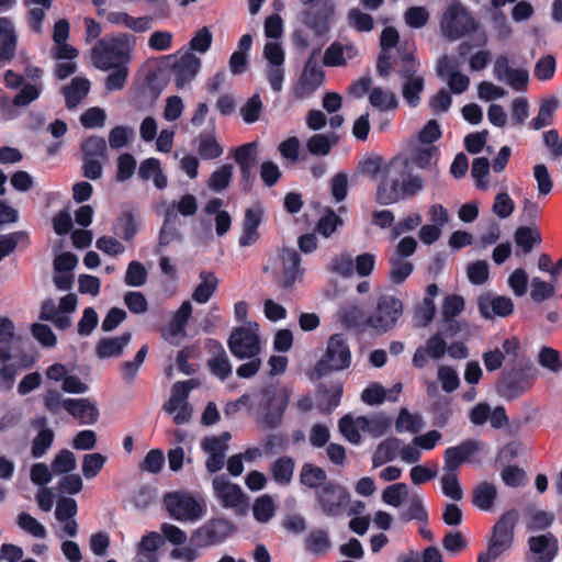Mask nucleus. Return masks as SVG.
Returning <instances> with one entry per match:
<instances>
[{
    "mask_svg": "<svg viewBox=\"0 0 562 562\" xmlns=\"http://www.w3.org/2000/svg\"><path fill=\"white\" fill-rule=\"evenodd\" d=\"M233 166L223 165L214 170L207 181V186L213 192H222L228 188L233 178Z\"/></svg>",
    "mask_w": 562,
    "mask_h": 562,
    "instance_id": "5fc2aeb1",
    "label": "nucleus"
},
{
    "mask_svg": "<svg viewBox=\"0 0 562 562\" xmlns=\"http://www.w3.org/2000/svg\"><path fill=\"white\" fill-rule=\"evenodd\" d=\"M493 74L498 81L505 82L515 90H524L528 82V72L512 68L506 56L496 58Z\"/></svg>",
    "mask_w": 562,
    "mask_h": 562,
    "instance_id": "4be33fe9",
    "label": "nucleus"
},
{
    "mask_svg": "<svg viewBox=\"0 0 562 562\" xmlns=\"http://www.w3.org/2000/svg\"><path fill=\"white\" fill-rule=\"evenodd\" d=\"M524 370L504 371L498 382V392L506 398H515L522 394L529 385Z\"/></svg>",
    "mask_w": 562,
    "mask_h": 562,
    "instance_id": "bb28decb",
    "label": "nucleus"
},
{
    "mask_svg": "<svg viewBox=\"0 0 562 562\" xmlns=\"http://www.w3.org/2000/svg\"><path fill=\"white\" fill-rule=\"evenodd\" d=\"M418 69L419 63L412 54H405L401 58L397 72L402 78V97L411 108L419 105L425 89V77Z\"/></svg>",
    "mask_w": 562,
    "mask_h": 562,
    "instance_id": "423d86ee",
    "label": "nucleus"
},
{
    "mask_svg": "<svg viewBox=\"0 0 562 562\" xmlns=\"http://www.w3.org/2000/svg\"><path fill=\"white\" fill-rule=\"evenodd\" d=\"M63 407L81 425H93L99 417L97 406L88 398H66Z\"/></svg>",
    "mask_w": 562,
    "mask_h": 562,
    "instance_id": "cd10ccee",
    "label": "nucleus"
},
{
    "mask_svg": "<svg viewBox=\"0 0 562 562\" xmlns=\"http://www.w3.org/2000/svg\"><path fill=\"white\" fill-rule=\"evenodd\" d=\"M257 148V142H250L235 149L234 158L239 166L244 178H248L251 173V169L256 160Z\"/></svg>",
    "mask_w": 562,
    "mask_h": 562,
    "instance_id": "79ce46f5",
    "label": "nucleus"
},
{
    "mask_svg": "<svg viewBox=\"0 0 562 562\" xmlns=\"http://www.w3.org/2000/svg\"><path fill=\"white\" fill-rule=\"evenodd\" d=\"M294 469V460L291 457L282 456L271 463L270 473L278 485L288 486L292 482Z\"/></svg>",
    "mask_w": 562,
    "mask_h": 562,
    "instance_id": "c9c22d12",
    "label": "nucleus"
},
{
    "mask_svg": "<svg viewBox=\"0 0 562 562\" xmlns=\"http://www.w3.org/2000/svg\"><path fill=\"white\" fill-rule=\"evenodd\" d=\"M281 262L282 270L279 284L283 289H291L304 274V269L300 266V255L295 249L284 248L281 252Z\"/></svg>",
    "mask_w": 562,
    "mask_h": 562,
    "instance_id": "5701e85b",
    "label": "nucleus"
},
{
    "mask_svg": "<svg viewBox=\"0 0 562 562\" xmlns=\"http://www.w3.org/2000/svg\"><path fill=\"white\" fill-rule=\"evenodd\" d=\"M327 480L326 472L313 463H304L300 471V483L315 492L321 488Z\"/></svg>",
    "mask_w": 562,
    "mask_h": 562,
    "instance_id": "a19ab883",
    "label": "nucleus"
},
{
    "mask_svg": "<svg viewBox=\"0 0 562 562\" xmlns=\"http://www.w3.org/2000/svg\"><path fill=\"white\" fill-rule=\"evenodd\" d=\"M438 77L446 79L450 91L454 94H461L468 90L470 78L457 70V66L448 56H442L437 63Z\"/></svg>",
    "mask_w": 562,
    "mask_h": 562,
    "instance_id": "412c9836",
    "label": "nucleus"
},
{
    "mask_svg": "<svg viewBox=\"0 0 562 562\" xmlns=\"http://www.w3.org/2000/svg\"><path fill=\"white\" fill-rule=\"evenodd\" d=\"M479 450L480 442L475 440H465L458 446L447 448L443 453V471L457 473L459 467Z\"/></svg>",
    "mask_w": 562,
    "mask_h": 562,
    "instance_id": "a878e982",
    "label": "nucleus"
},
{
    "mask_svg": "<svg viewBox=\"0 0 562 562\" xmlns=\"http://www.w3.org/2000/svg\"><path fill=\"white\" fill-rule=\"evenodd\" d=\"M213 488L221 504L226 508L241 509L245 507V494L241 488L228 481L225 475H217L213 480Z\"/></svg>",
    "mask_w": 562,
    "mask_h": 562,
    "instance_id": "aec40b11",
    "label": "nucleus"
},
{
    "mask_svg": "<svg viewBox=\"0 0 562 562\" xmlns=\"http://www.w3.org/2000/svg\"><path fill=\"white\" fill-rule=\"evenodd\" d=\"M169 515L179 521H195L206 513V504L202 496L188 492H172L164 497Z\"/></svg>",
    "mask_w": 562,
    "mask_h": 562,
    "instance_id": "39448f33",
    "label": "nucleus"
},
{
    "mask_svg": "<svg viewBox=\"0 0 562 562\" xmlns=\"http://www.w3.org/2000/svg\"><path fill=\"white\" fill-rule=\"evenodd\" d=\"M337 143L338 137L335 133L314 134L306 140V148L311 155L324 157L330 153Z\"/></svg>",
    "mask_w": 562,
    "mask_h": 562,
    "instance_id": "ea45409f",
    "label": "nucleus"
},
{
    "mask_svg": "<svg viewBox=\"0 0 562 562\" xmlns=\"http://www.w3.org/2000/svg\"><path fill=\"white\" fill-rule=\"evenodd\" d=\"M233 531L232 524L222 518L211 519L200 527L192 536L198 547H210L224 541Z\"/></svg>",
    "mask_w": 562,
    "mask_h": 562,
    "instance_id": "f3484780",
    "label": "nucleus"
},
{
    "mask_svg": "<svg viewBox=\"0 0 562 562\" xmlns=\"http://www.w3.org/2000/svg\"><path fill=\"white\" fill-rule=\"evenodd\" d=\"M16 525L22 531L35 539H45L47 536L45 526L26 512L18 514Z\"/></svg>",
    "mask_w": 562,
    "mask_h": 562,
    "instance_id": "09e8293b",
    "label": "nucleus"
},
{
    "mask_svg": "<svg viewBox=\"0 0 562 562\" xmlns=\"http://www.w3.org/2000/svg\"><path fill=\"white\" fill-rule=\"evenodd\" d=\"M134 46L135 38L126 33L104 36L91 49L92 64L103 71L127 66L132 59Z\"/></svg>",
    "mask_w": 562,
    "mask_h": 562,
    "instance_id": "f03ea898",
    "label": "nucleus"
},
{
    "mask_svg": "<svg viewBox=\"0 0 562 562\" xmlns=\"http://www.w3.org/2000/svg\"><path fill=\"white\" fill-rule=\"evenodd\" d=\"M276 513V505L268 494L258 497L252 505V514L257 521L268 522Z\"/></svg>",
    "mask_w": 562,
    "mask_h": 562,
    "instance_id": "6e6d98bb",
    "label": "nucleus"
},
{
    "mask_svg": "<svg viewBox=\"0 0 562 562\" xmlns=\"http://www.w3.org/2000/svg\"><path fill=\"white\" fill-rule=\"evenodd\" d=\"M362 172L371 179H378L387 177L389 162L380 156H372L363 160L361 165Z\"/></svg>",
    "mask_w": 562,
    "mask_h": 562,
    "instance_id": "13d9d810",
    "label": "nucleus"
},
{
    "mask_svg": "<svg viewBox=\"0 0 562 562\" xmlns=\"http://www.w3.org/2000/svg\"><path fill=\"white\" fill-rule=\"evenodd\" d=\"M132 340V334L125 331L120 336L101 338L95 346V355L100 359L117 358Z\"/></svg>",
    "mask_w": 562,
    "mask_h": 562,
    "instance_id": "7c9ffc66",
    "label": "nucleus"
},
{
    "mask_svg": "<svg viewBox=\"0 0 562 562\" xmlns=\"http://www.w3.org/2000/svg\"><path fill=\"white\" fill-rule=\"evenodd\" d=\"M18 34L14 23L7 16H0V69L15 56Z\"/></svg>",
    "mask_w": 562,
    "mask_h": 562,
    "instance_id": "b1692460",
    "label": "nucleus"
},
{
    "mask_svg": "<svg viewBox=\"0 0 562 562\" xmlns=\"http://www.w3.org/2000/svg\"><path fill=\"white\" fill-rule=\"evenodd\" d=\"M291 390L285 386L265 387L255 405L256 422L262 429H276L281 426L290 402Z\"/></svg>",
    "mask_w": 562,
    "mask_h": 562,
    "instance_id": "7ed1b4c3",
    "label": "nucleus"
},
{
    "mask_svg": "<svg viewBox=\"0 0 562 562\" xmlns=\"http://www.w3.org/2000/svg\"><path fill=\"white\" fill-rule=\"evenodd\" d=\"M403 302L391 294L379 296L375 307L366 317L368 331L382 335L392 330L403 315Z\"/></svg>",
    "mask_w": 562,
    "mask_h": 562,
    "instance_id": "20e7f679",
    "label": "nucleus"
},
{
    "mask_svg": "<svg viewBox=\"0 0 562 562\" xmlns=\"http://www.w3.org/2000/svg\"><path fill=\"white\" fill-rule=\"evenodd\" d=\"M442 494L454 502L461 501L463 491L457 473L445 472L440 480Z\"/></svg>",
    "mask_w": 562,
    "mask_h": 562,
    "instance_id": "e2e57ef3",
    "label": "nucleus"
},
{
    "mask_svg": "<svg viewBox=\"0 0 562 562\" xmlns=\"http://www.w3.org/2000/svg\"><path fill=\"white\" fill-rule=\"evenodd\" d=\"M555 284L557 282H553L552 280L547 282L538 277L532 278L530 291L531 300L536 303H541L552 297L555 293Z\"/></svg>",
    "mask_w": 562,
    "mask_h": 562,
    "instance_id": "052dcab7",
    "label": "nucleus"
},
{
    "mask_svg": "<svg viewBox=\"0 0 562 562\" xmlns=\"http://www.w3.org/2000/svg\"><path fill=\"white\" fill-rule=\"evenodd\" d=\"M559 105L555 97L544 99L539 108L538 114L530 122V127L539 131L553 122V115Z\"/></svg>",
    "mask_w": 562,
    "mask_h": 562,
    "instance_id": "49530a36",
    "label": "nucleus"
},
{
    "mask_svg": "<svg viewBox=\"0 0 562 562\" xmlns=\"http://www.w3.org/2000/svg\"><path fill=\"white\" fill-rule=\"evenodd\" d=\"M518 519V512L516 509H510L504 513L496 521L487 546V550H490L492 555L501 557L512 548L514 530Z\"/></svg>",
    "mask_w": 562,
    "mask_h": 562,
    "instance_id": "f8f14e48",
    "label": "nucleus"
},
{
    "mask_svg": "<svg viewBox=\"0 0 562 562\" xmlns=\"http://www.w3.org/2000/svg\"><path fill=\"white\" fill-rule=\"evenodd\" d=\"M224 149L216 139L214 133H201L198 137V153L204 160L216 159L222 156Z\"/></svg>",
    "mask_w": 562,
    "mask_h": 562,
    "instance_id": "c03bdc74",
    "label": "nucleus"
},
{
    "mask_svg": "<svg viewBox=\"0 0 562 562\" xmlns=\"http://www.w3.org/2000/svg\"><path fill=\"white\" fill-rule=\"evenodd\" d=\"M401 445L402 440L398 438L383 440L373 453V467L378 468L396 459L400 453Z\"/></svg>",
    "mask_w": 562,
    "mask_h": 562,
    "instance_id": "58836bf2",
    "label": "nucleus"
},
{
    "mask_svg": "<svg viewBox=\"0 0 562 562\" xmlns=\"http://www.w3.org/2000/svg\"><path fill=\"white\" fill-rule=\"evenodd\" d=\"M480 314L484 318L494 316L506 317L514 311V303L510 297L493 295L491 293L481 295L477 301Z\"/></svg>",
    "mask_w": 562,
    "mask_h": 562,
    "instance_id": "393cba45",
    "label": "nucleus"
},
{
    "mask_svg": "<svg viewBox=\"0 0 562 562\" xmlns=\"http://www.w3.org/2000/svg\"><path fill=\"white\" fill-rule=\"evenodd\" d=\"M42 83H26L20 92L11 98L7 94L0 95V111L4 120H13L19 115L16 108L27 106L37 100L42 92Z\"/></svg>",
    "mask_w": 562,
    "mask_h": 562,
    "instance_id": "2eb2a0df",
    "label": "nucleus"
},
{
    "mask_svg": "<svg viewBox=\"0 0 562 562\" xmlns=\"http://www.w3.org/2000/svg\"><path fill=\"white\" fill-rule=\"evenodd\" d=\"M366 317L359 305L355 303H345L338 311V319L348 328H356L368 331Z\"/></svg>",
    "mask_w": 562,
    "mask_h": 562,
    "instance_id": "e433bc0d",
    "label": "nucleus"
},
{
    "mask_svg": "<svg viewBox=\"0 0 562 562\" xmlns=\"http://www.w3.org/2000/svg\"><path fill=\"white\" fill-rule=\"evenodd\" d=\"M497 496L496 486L488 482L480 483L473 491V505L482 510H490Z\"/></svg>",
    "mask_w": 562,
    "mask_h": 562,
    "instance_id": "a18cd8bd",
    "label": "nucleus"
},
{
    "mask_svg": "<svg viewBox=\"0 0 562 562\" xmlns=\"http://www.w3.org/2000/svg\"><path fill=\"white\" fill-rule=\"evenodd\" d=\"M529 554L526 562H552L558 553V539L551 533L528 539Z\"/></svg>",
    "mask_w": 562,
    "mask_h": 562,
    "instance_id": "6ab92c4d",
    "label": "nucleus"
},
{
    "mask_svg": "<svg viewBox=\"0 0 562 562\" xmlns=\"http://www.w3.org/2000/svg\"><path fill=\"white\" fill-rule=\"evenodd\" d=\"M423 428V419L418 414H412L408 409L402 408L395 422L397 432L417 434Z\"/></svg>",
    "mask_w": 562,
    "mask_h": 562,
    "instance_id": "603ef678",
    "label": "nucleus"
},
{
    "mask_svg": "<svg viewBox=\"0 0 562 562\" xmlns=\"http://www.w3.org/2000/svg\"><path fill=\"white\" fill-rule=\"evenodd\" d=\"M213 375L224 381L232 374V364L222 345H218V353L207 361Z\"/></svg>",
    "mask_w": 562,
    "mask_h": 562,
    "instance_id": "3c124183",
    "label": "nucleus"
},
{
    "mask_svg": "<svg viewBox=\"0 0 562 562\" xmlns=\"http://www.w3.org/2000/svg\"><path fill=\"white\" fill-rule=\"evenodd\" d=\"M350 363L351 353L346 337L335 334L329 337L326 351L315 366V373L322 378L331 371L347 369Z\"/></svg>",
    "mask_w": 562,
    "mask_h": 562,
    "instance_id": "0eeeda50",
    "label": "nucleus"
},
{
    "mask_svg": "<svg viewBox=\"0 0 562 562\" xmlns=\"http://www.w3.org/2000/svg\"><path fill=\"white\" fill-rule=\"evenodd\" d=\"M164 543V537L158 532L144 536L137 546L135 562H157V551Z\"/></svg>",
    "mask_w": 562,
    "mask_h": 562,
    "instance_id": "473e14b6",
    "label": "nucleus"
},
{
    "mask_svg": "<svg viewBox=\"0 0 562 562\" xmlns=\"http://www.w3.org/2000/svg\"><path fill=\"white\" fill-rule=\"evenodd\" d=\"M464 307L465 301L459 294H449L442 300L439 326L441 327V333L447 337L456 336L465 326V322L458 319Z\"/></svg>",
    "mask_w": 562,
    "mask_h": 562,
    "instance_id": "ddd939ff",
    "label": "nucleus"
},
{
    "mask_svg": "<svg viewBox=\"0 0 562 562\" xmlns=\"http://www.w3.org/2000/svg\"><path fill=\"white\" fill-rule=\"evenodd\" d=\"M263 211L260 205L249 207L245 212L243 220V233L239 237V245L247 247L254 245L258 237V227L262 221Z\"/></svg>",
    "mask_w": 562,
    "mask_h": 562,
    "instance_id": "c85d7f7f",
    "label": "nucleus"
},
{
    "mask_svg": "<svg viewBox=\"0 0 562 562\" xmlns=\"http://www.w3.org/2000/svg\"><path fill=\"white\" fill-rule=\"evenodd\" d=\"M358 48L351 44L331 43L325 50L323 63L328 67H339L358 56Z\"/></svg>",
    "mask_w": 562,
    "mask_h": 562,
    "instance_id": "c756f323",
    "label": "nucleus"
},
{
    "mask_svg": "<svg viewBox=\"0 0 562 562\" xmlns=\"http://www.w3.org/2000/svg\"><path fill=\"white\" fill-rule=\"evenodd\" d=\"M447 337L443 333H441V327L439 326L438 333L431 335L425 345L419 346L414 356H413V364L418 369H423L427 361L430 360H440L447 352V342L445 340Z\"/></svg>",
    "mask_w": 562,
    "mask_h": 562,
    "instance_id": "a211bd4d",
    "label": "nucleus"
},
{
    "mask_svg": "<svg viewBox=\"0 0 562 562\" xmlns=\"http://www.w3.org/2000/svg\"><path fill=\"white\" fill-rule=\"evenodd\" d=\"M36 424L38 426H42L43 428L38 431V434L36 435V437L33 440L32 456L34 458H41L50 448L55 436H54V431L52 429L45 427V425H46L45 417L38 418L36 420Z\"/></svg>",
    "mask_w": 562,
    "mask_h": 562,
    "instance_id": "de8ad7c7",
    "label": "nucleus"
},
{
    "mask_svg": "<svg viewBox=\"0 0 562 562\" xmlns=\"http://www.w3.org/2000/svg\"><path fill=\"white\" fill-rule=\"evenodd\" d=\"M475 26L474 19L467 9L457 1L451 2L442 14L440 29L449 40H458Z\"/></svg>",
    "mask_w": 562,
    "mask_h": 562,
    "instance_id": "1a4fd4ad",
    "label": "nucleus"
},
{
    "mask_svg": "<svg viewBox=\"0 0 562 562\" xmlns=\"http://www.w3.org/2000/svg\"><path fill=\"white\" fill-rule=\"evenodd\" d=\"M200 382L196 379L179 381L172 385L171 396L164 405V409L168 414L173 415V422L177 425L186 424L190 420L192 408L188 403L190 392L196 389Z\"/></svg>",
    "mask_w": 562,
    "mask_h": 562,
    "instance_id": "9d476101",
    "label": "nucleus"
},
{
    "mask_svg": "<svg viewBox=\"0 0 562 562\" xmlns=\"http://www.w3.org/2000/svg\"><path fill=\"white\" fill-rule=\"evenodd\" d=\"M363 434L373 438L382 437L392 425V418L384 413H376L370 416H359L358 424Z\"/></svg>",
    "mask_w": 562,
    "mask_h": 562,
    "instance_id": "2f4dec72",
    "label": "nucleus"
},
{
    "mask_svg": "<svg viewBox=\"0 0 562 562\" xmlns=\"http://www.w3.org/2000/svg\"><path fill=\"white\" fill-rule=\"evenodd\" d=\"M109 23L114 25H124L134 32H146L150 29V19L148 16L134 18L126 12L111 11L106 15Z\"/></svg>",
    "mask_w": 562,
    "mask_h": 562,
    "instance_id": "f704fd0d",
    "label": "nucleus"
},
{
    "mask_svg": "<svg viewBox=\"0 0 562 562\" xmlns=\"http://www.w3.org/2000/svg\"><path fill=\"white\" fill-rule=\"evenodd\" d=\"M76 467V456L68 449L60 450L52 461V471L56 475L70 474Z\"/></svg>",
    "mask_w": 562,
    "mask_h": 562,
    "instance_id": "864d4df0",
    "label": "nucleus"
},
{
    "mask_svg": "<svg viewBox=\"0 0 562 562\" xmlns=\"http://www.w3.org/2000/svg\"><path fill=\"white\" fill-rule=\"evenodd\" d=\"M409 158L397 156L389 161L387 177L379 181L376 201L382 205L394 204L415 196L424 190L422 177L409 171Z\"/></svg>",
    "mask_w": 562,
    "mask_h": 562,
    "instance_id": "f257e3e1",
    "label": "nucleus"
},
{
    "mask_svg": "<svg viewBox=\"0 0 562 562\" xmlns=\"http://www.w3.org/2000/svg\"><path fill=\"white\" fill-rule=\"evenodd\" d=\"M114 231L121 238L131 240L138 231V224L133 214L126 212L116 220Z\"/></svg>",
    "mask_w": 562,
    "mask_h": 562,
    "instance_id": "680f3d73",
    "label": "nucleus"
},
{
    "mask_svg": "<svg viewBox=\"0 0 562 562\" xmlns=\"http://www.w3.org/2000/svg\"><path fill=\"white\" fill-rule=\"evenodd\" d=\"M359 424V416L345 415L339 420V430L341 435L351 443L359 445L361 442V428Z\"/></svg>",
    "mask_w": 562,
    "mask_h": 562,
    "instance_id": "4d7b16f0",
    "label": "nucleus"
},
{
    "mask_svg": "<svg viewBox=\"0 0 562 562\" xmlns=\"http://www.w3.org/2000/svg\"><path fill=\"white\" fill-rule=\"evenodd\" d=\"M315 499L325 516L338 517L345 512L350 494L346 487L330 481L315 492Z\"/></svg>",
    "mask_w": 562,
    "mask_h": 562,
    "instance_id": "9b49d317",
    "label": "nucleus"
},
{
    "mask_svg": "<svg viewBox=\"0 0 562 562\" xmlns=\"http://www.w3.org/2000/svg\"><path fill=\"white\" fill-rule=\"evenodd\" d=\"M389 262L391 266L389 277L393 284L403 283L414 270L412 262L406 259H402L398 256H391Z\"/></svg>",
    "mask_w": 562,
    "mask_h": 562,
    "instance_id": "8fccbe9b",
    "label": "nucleus"
},
{
    "mask_svg": "<svg viewBox=\"0 0 562 562\" xmlns=\"http://www.w3.org/2000/svg\"><path fill=\"white\" fill-rule=\"evenodd\" d=\"M90 90V81L83 77H75L71 82L63 88L66 105L75 109L87 97Z\"/></svg>",
    "mask_w": 562,
    "mask_h": 562,
    "instance_id": "72a5a7b5",
    "label": "nucleus"
},
{
    "mask_svg": "<svg viewBox=\"0 0 562 562\" xmlns=\"http://www.w3.org/2000/svg\"><path fill=\"white\" fill-rule=\"evenodd\" d=\"M167 58L172 60L171 72L179 89L190 83L196 77L201 67L200 58L189 50H179Z\"/></svg>",
    "mask_w": 562,
    "mask_h": 562,
    "instance_id": "4468645a",
    "label": "nucleus"
},
{
    "mask_svg": "<svg viewBox=\"0 0 562 562\" xmlns=\"http://www.w3.org/2000/svg\"><path fill=\"white\" fill-rule=\"evenodd\" d=\"M437 379L442 390L447 393L454 392L460 385L459 374L457 370L450 366H439L437 369Z\"/></svg>",
    "mask_w": 562,
    "mask_h": 562,
    "instance_id": "774afa93",
    "label": "nucleus"
},
{
    "mask_svg": "<svg viewBox=\"0 0 562 562\" xmlns=\"http://www.w3.org/2000/svg\"><path fill=\"white\" fill-rule=\"evenodd\" d=\"M304 24L310 27L316 36H325L329 30V19L319 12L307 11L304 13Z\"/></svg>",
    "mask_w": 562,
    "mask_h": 562,
    "instance_id": "69168bd1",
    "label": "nucleus"
},
{
    "mask_svg": "<svg viewBox=\"0 0 562 562\" xmlns=\"http://www.w3.org/2000/svg\"><path fill=\"white\" fill-rule=\"evenodd\" d=\"M201 282L192 293V300L199 304H205L216 291L218 280L213 272L202 271L200 273Z\"/></svg>",
    "mask_w": 562,
    "mask_h": 562,
    "instance_id": "37998d69",
    "label": "nucleus"
},
{
    "mask_svg": "<svg viewBox=\"0 0 562 562\" xmlns=\"http://www.w3.org/2000/svg\"><path fill=\"white\" fill-rule=\"evenodd\" d=\"M541 241L540 234L527 226H521L515 232V243L525 254L532 250L536 244Z\"/></svg>",
    "mask_w": 562,
    "mask_h": 562,
    "instance_id": "338daca9",
    "label": "nucleus"
},
{
    "mask_svg": "<svg viewBox=\"0 0 562 562\" xmlns=\"http://www.w3.org/2000/svg\"><path fill=\"white\" fill-rule=\"evenodd\" d=\"M370 104L380 112L394 111L398 108V100L392 90L374 87L369 93Z\"/></svg>",
    "mask_w": 562,
    "mask_h": 562,
    "instance_id": "4c0bfd02",
    "label": "nucleus"
},
{
    "mask_svg": "<svg viewBox=\"0 0 562 562\" xmlns=\"http://www.w3.org/2000/svg\"><path fill=\"white\" fill-rule=\"evenodd\" d=\"M436 313L435 301L423 299V302L416 306L413 321L416 327L425 328L431 324Z\"/></svg>",
    "mask_w": 562,
    "mask_h": 562,
    "instance_id": "bf43d9fd",
    "label": "nucleus"
},
{
    "mask_svg": "<svg viewBox=\"0 0 562 562\" xmlns=\"http://www.w3.org/2000/svg\"><path fill=\"white\" fill-rule=\"evenodd\" d=\"M147 277L148 272L144 265L133 260L127 266L124 282L128 286L138 288L146 283Z\"/></svg>",
    "mask_w": 562,
    "mask_h": 562,
    "instance_id": "0e129e2a",
    "label": "nucleus"
},
{
    "mask_svg": "<svg viewBox=\"0 0 562 562\" xmlns=\"http://www.w3.org/2000/svg\"><path fill=\"white\" fill-rule=\"evenodd\" d=\"M319 49H315L306 60L303 72L295 87L296 97L304 99L312 95L324 82L325 74L315 57Z\"/></svg>",
    "mask_w": 562,
    "mask_h": 562,
    "instance_id": "dca6fc26",
    "label": "nucleus"
},
{
    "mask_svg": "<svg viewBox=\"0 0 562 562\" xmlns=\"http://www.w3.org/2000/svg\"><path fill=\"white\" fill-rule=\"evenodd\" d=\"M257 323L249 322L235 328L228 339V348L238 359L254 358L260 352V339Z\"/></svg>",
    "mask_w": 562,
    "mask_h": 562,
    "instance_id": "6e6552de",
    "label": "nucleus"
}]
</instances>
